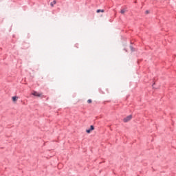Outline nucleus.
Returning <instances> with one entry per match:
<instances>
[{
	"label": "nucleus",
	"instance_id": "f257e3e1",
	"mask_svg": "<svg viewBox=\"0 0 176 176\" xmlns=\"http://www.w3.org/2000/svg\"><path fill=\"white\" fill-rule=\"evenodd\" d=\"M133 116L129 115L123 119V122H124V123H127V122H130V120H131Z\"/></svg>",
	"mask_w": 176,
	"mask_h": 176
},
{
	"label": "nucleus",
	"instance_id": "f03ea898",
	"mask_svg": "<svg viewBox=\"0 0 176 176\" xmlns=\"http://www.w3.org/2000/svg\"><path fill=\"white\" fill-rule=\"evenodd\" d=\"M32 96H34V97H41L42 94L37 93L36 91H34L32 94Z\"/></svg>",
	"mask_w": 176,
	"mask_h": 176
},
{
	"label": "nucleus",
	"instance_id": "7ed1b4c3",
	"mask_svg": "<svg viewBox=\"0 0 176 176\" xmlns=\"http://www.w3.org/2000/svg\"><path fill=\"white\" fill-rule=\"evenodd\" d=\"M56 3H57V1H56V0H54L52 2H51L50 6H52V8L54 7V5H56Z\"/></svg>",
	"mask_w": 176,
	"mask_h": 176
},
{
	"label": "nucleus",
	"instance_id": "20e7f679",
	"mask_svg": "<svg viewBox=\"0 0 176 176\" xmlns=\"http://www.w3.org/2000/svg\"><path fill=\"white\" fill-rule=\"evenodd\" d=\"M125 12H126V10H125L124 9H122V10H121V11H120V13H121L122 14H124Z\"/></svg>",
	"mask_w": 176,
	"mask_h": 176
},
{
	"label": "nucleus",
	"instance_id": "39448f33",
	"mask_svg": "<svg viewBox=\"0 0 176 176\" xmlns=\"http://www.w3.org/2000/svg\"><path fill=\"white\" fill-rule=\"evenodd\" d=\"M98 13H100L101 12L102 13H104V10H97L96 11Z\"/></svg>",
	"mask_w": 176,
	"mask_h": 176
},
{
	"label": "nucleus",
	"instance_id": "423d86ee",
	"mask_svg": "<svg viewBox=\"0 0 176 176\" xmlns=\"http://www.w3.org/2000/svg\"><path fill=\"white\" fill-rule=\"evenodd\" d=\"M12 101H17V97L16 96H13L12 97Z\"/></svg>",
	"mask_w": 176,
	"mask_h": 176
},
{
	"label": "nucleus",
	"instance_id": "0eeeda50",
	"mask_svg": "<svg viewBox=\"0 0 176 176\" xmlns=\"http://www.w3.org/2000/svg\"><path fill=\"white\" fill-rule=\"evenodd\" d=\"M89 129L91 130V131H93V130H94V126L91 125Z\"/></svg>",
	"mask_w": 176,
	"mask_h": 176
},
{
	"label": "nucleus",
	"instance_id": "6e6552de",
	"mask_svg": "<svg viewBox=\"0 0 176 176\" xmlns=\"http://www.w3.org/2000/svg\"><path fill=\"white\" fill-rule=\"evenodd\" d=\"M86 133H87V134H90V133H91V130L89 129H87L86 130Z\"/></svg>",
	"mask_w": 176,
	"mask_h": 176
},
{
	"label": "nucleus",
	"instance_id": "1a4fd4ad",
	"mask_svg": "<svg viewBox=\"0 0 176 176\" xmlns=\"http://www.w3.org/2000/svg\"><path fill=\"white\" fill-rule=\"evenodd\" d=\"M87 102H88V104H91V102H92L91 99H89V100H87Z\"/></svg>",
	"mask_w": 176,
	"mask_h": 176
},
{
	"label": "nucleus",
	"instance_id": "9d476101",
	"mask_svg": "<svg viewBox=\"0 0 176 176\" xmlns=\"http://www.w3.org/2000/svg\"><path fill=\"white\" fill-rule=\"evenodd\" d=\"M130 49L131 50V52H134V47H133V46H130Z\"/></svg>",
	"mask_w": 176,
	"mask_h": 176
},
{
	"label": "nucleus",
	"instance_id": "9b49d317",
	"mask_svg": "<svg viewBox=\"0 0 176 176\" xmlns=\"http://www.w3.org/2000/svg\"><path fill=\"white\" fill-rule=\"evenodd\" d=\"M145 13L146 14H149V10H146Z\"/></svg>",
	"mask_w": 176,
	"mask_h": 176
},
{
	"label": "nucleus",
	"instance_id": "f8f14e48",
	"mask_svg": "<svg viewBox=\"0 0 176 176\" xmlns=\"http://www.w3.org/2000/svg\"><path fill=\"white\" fill-rule=\"evenodd\" d=\"M152 86H153V87H154V86H155V83H153Z\"/></svg>",
	"mask_w": 176,
	"mask_h": 176
}]
</instances>
